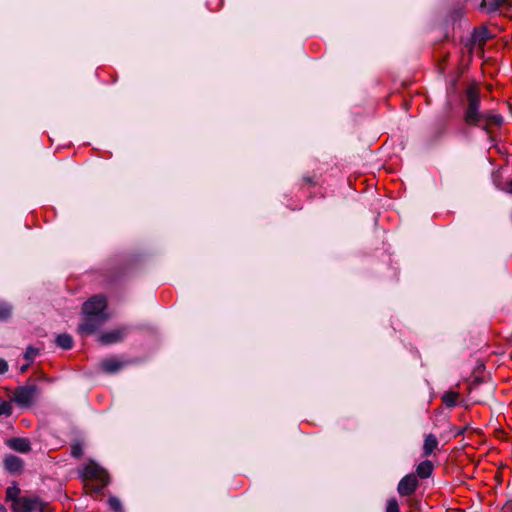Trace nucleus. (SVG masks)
<instances>
[{
    "instance_id": "1",
    "label": "nucleus",
    "mask_w": 512,
    "mask_h": 512,
    "mask_svg": "<svg viewBox=\"0 0 512 512\" xmlns=\"http://www.w3.org/2000/svg\"><path fill=\"white\" fill-rule=\"evenodd\" d=\"M107 301L102 295H95L83 304L82 323L78 326V332L84 335L95 333L108 319L106 312Z\"/></svg>"
},
{
    "instance_id": "2",
    "label": "nucleus",
    "mask_w": 512,
    "mask_h": 512,
    "mask_svg": "<svg viewBox=\"0 0 512 512\" xmlns=\"http://www.w3.org/2000/svg\"><path fill=\"white\" fill-rule=\"evenodd\" d=\"M81 475L85 480H95L100 483L95 487V492L99 493L109 482V475L105 469L94 461H89L81 470Z\"/></svg>"
},
{
    "instance_id": "3",
    "label": "nucleus",
    "mask_w": 512,
    "mask_h": 512,
    "mask_svg": "<svg viewBox=\"0 0 512 512\" xmlns=\"http://www.w3.org/2000/svg\"><path fill=\"white\" fill-rule=\"evenodd\" d=\"M468 106L465 111V122L468 125L476 126L480 121L479 112V93L476 87H471L467 91Z\"/></svg>"
},
{
    "instance_id": "4",
    "label": "nucleus",
    "mask_w": 512,
    "mask_h": 512,
    "mask_svg": "<svg viewBox=\"0 0 512 512\" xmlns=\"http://www.w3.org/2000/svg\"><path fill=\"white\" fill-rule=\"evenodd\" d=\"M38 392L39 389L34 384L20 386L15 390L13 400L18 406L28 408L35 401Z\"/></svg>"
},
{
    "instance_id": "5",
    "label": "nucleus",
    "mask_w": 512,
    "mask_h": 512,
    "mask_svg": "<svg viewBox=\"0 0 512 512\" xmlns=\"http://www.w3.org/2000/svg\"><path fill=\"white\" fill-rule=\"evenodd\" d=\"M14 512L42 511V503L38 497H20L12 504Z\"/></svg>"
},
{
    "instance_id": "6",
    "label": "nucleus",
    "mask_w": 512,
    "mask_h": 512,
    "mask_svg": "<svg viewBox=\"0 0 512 512\" xmlns=\"http://www.w3.org/2000/svg\"><path fill=\"white\" fill-rule=\"evenodd\" d=\"M128 333L127 327H120L103 332L99 335L98 339L101 344L109 345L122 341Z\"/></svg>"
},
{
    "instance_id": "7",
    "label": "nucleus",
    "mask_w": 512,
    "mask_h": 512,
    "mask_svg": "<svg viewBox=\"0 0 512 512\" xmlns=\"http://www.w3.org/2000/svg\"><path fill=\"white\" fill-rule=\"evenodd\" d=\"M503 118L500 114L494 112H482V130L485 129L492 138L495 129L500 128Z\"/></svg>"
},
{
    "instance_id": "8",
    "label": "nucleus",
    "mask_w": 512,
    "mask_h": 512,
    "mask_svg": "<svg viewBox=\"0 0 512 512\" xmlns=\"http://www.w3.org/2000/svg\"><path fill=\"white\" fill-rule=\"evenodd\" d=\"M417 486V477L414 474H408L400 480L397 491L401 496H409L414 493Z\"/></svg>"
},
{
    "instance_id": "9",
    "label": "nucleus",
    "mask_w": 512,
    "mask_h": 512,
    "mask_svg": "<svg viewBox=\"0 0 512 512\" xmlns=\"http://www.w3.org/2000/svg\"><path fill=\"white\" fill-rule=\"evenodd\" d=\"M7 446L20 453H27L31 450L29 439L24 437H14L6 441Z\"/></svg>"
},
{
    "instance_id": "10",
    "label": "nucleus",
    "mask_w": 512,
    "mask_h": 512,
    "mask_svg": "<svg viewBox=\"0 0 512 512\" xmlns=\"http://www.w3.org/2000/svg\"><path fill=\"white\" fill-rule=\"evenodd\" d=\"M4 467L9 473H19L23 468V460L15 455H7L4 458Z\"/></svg>"
},
{
    "instance_id": "11",
    "label": "nucleus",
    "mask_w": 512,
    "mask_h": 512,
    "mask_svg": "<svg viewBox=\"0 0 512 512\" xmlns=\"http://www.w3.org/2000/svg\"><path fill=\"white\" fill-rule=\"evenodd\" d=\"M124 366V363L116 358H108L101 362L102 369L107 373H115Z\"/></svg>"
},
{
    "instance_id": "12",
    "label": "nucleus",
    "mask_w": 512,
    "mask_h": 512,
    "mask_svg": "<svg viewBox=\"0 0 512 512\" xmlns=\"http://www.w3.org/2000/svg\"><path fill=\"white\" fill-rule=\"evenodd\" d=\"M438 446V440L434 434H428L425 437L423 444V455L429 456Z\"/></svg>"
},
{
    "instance_id": "13",
    "label": "nucleus",
    "mask_w": 512,
    "mask_h": 512,
    "mask_svg": "<svg viewBox=\"0 0 512 512\" xmlns=\"http://www.w3.org/2000/svg\"><path fill=\"white\" fill-rule=\"evenodd\" d=\"M417 475L422 478H428L433 472V464L430 460H424L418 464L416 469Z\"/></svg>"
},
{
    "instance_id": "14",
    "label": "nucleus",
    "mask_w": 512,
    "mask_h": 512,
    "mask_svg": "<svg viewBox=\"0 0 512 512\" xmlns=\"http://www.w3.org/2000/svg\"><path fill=\"white\" fill-rule=\"evenodd\" d=\"M56 345L62 349L68 350L71 349L73 346V339L72 337L67 333L59 334L56 337Z\"/></svg>"
},
{
    "instance_id": "15",
    "label": "nucleus",
    "mask_w": 512,
    "mask_h": 512,
    "mask_svg": "<svg viewBox=\"0 0 512 512\" xmlns=\"http://www.w3.org/2000/svg\"><path fill=\"white\" fill-rule=\"evenodd\" d=\"M458 396L457 392L447 391L442 395V401L447 407L452 408L457 405Z\"/></svg>"
},
{
    "instance_id": "16",
    "label": "nucleus",
    "mask_w": 512,
    "mask_h": 512,
    "mask_svg": "<svg viewBox=\"0 0 512 512\" xmlns=\"http://www.w3.org/2000/svg\"><path fill=\"white\" fill-rule=\"evenodd\" d=\"M503 0H482V10L486 9L489 12L495 11L501 4Z\"/></svg>"
},
{
    "instance_id": "17",
    "label": "nucleus",
    "mask_w": 512,
    "mask_h": 512,
    "mask_svg": "<svg viewBox=\"0 0 512 512\" xmlns=\"http://www.w3.org/2000/svg\"><path fill=\"white\" fill-rule=\"evenodd\" d=\"M19 493H20V489L16 485H13V486L7 488L6 498H7V500L12 501V504H13L15 499L20 498Z\"/></svg>"
},
{
    "instance_id": "18",
    "label": "nucleus",
    "mask_w": 512,
    "mask_h": 512,
    "mask_svg": "<svg viewBox=\"0 0 512 512\" xmlns=\"http://www.w3.org/2000/svg\"><path fill=\"white\" fill-rule=\"evenodd\" d=\"M108 504H109V507L114 512H124L123 507H122V503H121V501L117 497L111 496L108 499Z\"/></svg>"
},
{
    "instance_id": "19",
    "label": "nucleus",
    "mask_w": 512,
    "mask_h": 512,
    "mask_svg": "<svg viewBox=\"0 0 512 512\" xmlns=\"http://www.w3.org/2000/svg\"><path fill=\"white\" fill-rule=\"evenodd\" d=\"M11 314V306L6 303L0 301V321L6 320Z\"/></svg>"
},
{
    "instance_id": "20",
    "label": "nucleus",
    "mask_w": 512,
    "mask_h": 512,
    "mask_svg": "<svg viewBox=\"0 0 512 512\" xmlns=\"http://www.w3.org/2000/svg\"><path fill=\"white\" fill-rule=\"evenodd\" d=\"M492 180H493L494 185L498 189L502 190L501 186H504L505 182L502 181V172L500 170H496L492 173Z\"/></svg>"
},
{
    "instance_id": "21",
    "label": "nucleus",
    "mask_w": 512,
    "mask_h": 512,
    "mask_svg": "<svg viewBox=\"0 0 512 512\" xmlns=\"http://www.w3.org/2000/svg\"><path fill=\"white\" fill-rule=\"evenodd\" d=\"M12 413V407L9 402L0 400V416H9Z\"/></svg>"
},
{
    "instance_id": "22",
    "label": "nucleus",
    "mask_w": 512,
    "mask_h": 512,
    "mask_svg": "<svg viewBox=\"0 0 512 512\" xmlns=\"http://www.w3.org/2000/svg\"><path fill=\"white\" fill-rule=\"evenodd\" d=\"M386 512H400L398 501L395 498L387 501Z\"/></svg>"
},
{
    "instance_id": "23",
    "label": "nucleus",
    "mask_w": 512,
    "mask_h": 512,
    "mask_svg": "<svg viewBox=\"0 0 512 512\" xmlns=\"http://www.w3.org/2000/svg\"><path fill=\"white\" fill-rule=\"evenodd\" d=\"M38 354V350L34 347H31L29 346L27 349H26V352L24 354V357L27 361L29 362H32L34 360V358L36 357V355Z\"/></svg>"
},
{
    "instance_id": "24",
    "label": "nucleus",
    "mask_w": 512,
    "mask_h": 512,
    "mask_svg": "<svg viewBox=\"0 0 512 512\" xmlns=\"http://www.w3.org/2000/svg\"><path fill=\"white\" fill-rule=\"evenodd\" d=\"M492 38V34L487 30L486 27L482 26V43L487 40V39H490ZM484 58H485V50H484V46L482 45V63L484 62Z\"/></svg>"
},
{
    "instance_id": "25",
    "label": "nucleus",
    "mask_w": 512,
    "mask_h": 512,
    "mask_svg": "<svg viewBox=\"0 0 512 512\" xmlns=\"http://www.w3.org/2000/svg\"><path fill=\"white\" fill-rule=\"evenodd\" d=\"M83 451H82V447L81 445L79 444H75L72 446V449H71V454L73 457H80L82 455Z\"/></svg>"
},
{
    "instance_id": "26",
    "label": "nucleus",
    "mask_w": 512,
    "mask_h": 512,
    "mask_svg": "<svg viewBox=\"0 0 512 512\" xmlns=\"http://www.w3.org/2000/svg\"><path fill=\"white\" fill-rule=\"evenodd\" d=\"M501 187H502V191L512 194V179L505 181L504 186H501Z\"/></svg>"
},
{
    "instance_id": "27",
    "label": "nucleus",
    "mask_w": 512,
    "mask_h": 512,
    "mask_svg": "<svg viewBox=\"0 0 512 512\" xmlns=\"http://www.w3.org/2000/svg\"><path fill=\"white\" fill-rule=\"evenodd\" d=\"M8 370V364L4 359L0 358V374H4Z\"/></svg>"
},
{
    "instance_id": "28",
    "label": "nucleus",
    "mask_w": 512,
    "mask_h": 512,
    "mask_svg": "<svg viewBox=\"0 0 512 512\" xmlns=\"http://www.w3.org/2000/svg\"><path fill=\"white\" fill-rule=\"evenodd\" d=\"M479 36H480L479 28H474L473 39H474L475 42L477 41Z\"/></svg>"
},
{
    "instance_id": "29",
    "label": "nucleus",
    "mask_w": 512,
    "mask_h": 512,
    "mask_svg": "<svg viewBox=\"0 0 512 512\" xmlns=\"http://www.w3.org/2000/svg\"><path fill=\"white\" fill-rule=\"evenodd\" d=\"M0 512H7L6 508L0 504Z\"/></svg>"
},
{
    "instance_id": "30",
    "label": "nucleus",
    "mask_w": 512,
    "mask_h": 512,
    "mask_svg": "<svg viewBox=\"0 0 512 512\" xmlns=\"http://www.w3.org/2000/svg\"><path fill=\"white\" fill-rule=\"evenodd\" d=\"M491 87H492V86H491L490 84H488V85L486 86L487 90H489V91L491 90Z\"/></svg>"
},
{
    "instance_id": "31",
    "label": "nucleus",
    "mask_w": 512,
    "mask_h": 512,
    "mask_svg": "<svg viewBox=\"0 0 512 512\" xmlns=\"http://www.w3.org/2000/svg\"><path fill=\"white\" fill-rule=\"evenodd\" d=\"M490 390L492 391L493 390V384H490Z\"/></svg>"
},
{
    "instance_id": "32",
    "label": "nucleus",
    "mask_w": 512,
    "mask_h": 512,
    "mask_svg": "<svg viewBox=\"0 0 512 512\" xmlns=\"http://www.w3.org/2000/svg\"><path fill=\"white\" fill-rule=\"evenodd\" d=\"M481 381H482V383L484 382V375L483 374H482Z\"/></svg>"
}]
</instances>
